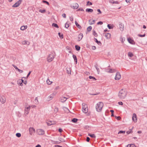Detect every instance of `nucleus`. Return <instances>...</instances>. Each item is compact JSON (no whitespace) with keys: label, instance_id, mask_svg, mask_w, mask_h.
<instances>
[{"label":"nucleus","instance_id":"obj_61","mask_svg":"<svg viewBox=\"0 0 147 147\" xmlns=\"http://www.w3.org/2000/svg\"><path fill=\"white\" fill-rule=\"evenodd\" d=\"M23 78H25V77H22V79L21 80V82H22V83H23L24 82V80L22 79Z\"/></svg>","mask_w":147,"mask_h":147},{"label":"nucleus","instance_id":"obj_36","mask_svg":"<svg viewBox=\"0 0 147 147\" xmlns=\"http://www.w3.org/2000/svg\"><path fill=\"white\" fill-rule=\"evenodd\" d=\"M75 48H76V49L77 51H79L80 49V47L79 46H78L77 45H76L75 46Z\"/></svg>","mask_w":147,"mask_h":147},{"label":"nucleus","instance_id":"obj_39","mask_svg":"<svg viewBox=\"0 0 147 147\" xmlns=\"http://www.w3.org/2000/svg\"><path fill=\"white\" fill-rule=\"evenodd\" d=\"M58 34L60 38H63V35L62 34H61L59 32L58 33Z\"/></svg>","mask_w":147,"mask_h":147},{"label":"nucleus","instance_id":"obj_53","mask_svg":"<svg viewBox=\"0 0 147 147\" xmlns=\"http://www.w3.org/2000/svg\"><path fill=\"white\" fill-rule=\"evenodd\" d=\"M43 2L44 3H46L48 5H49V3L47 1H43Z\"/></svg>","mask_w":147,"mask_h":147},{"label":"nucleus","instance_id":"obj_41","mask_svg":"<svg viewBox=\"0 0 147 147\" xmlns=\"http://www.w3.org/2000/svg\"><path fill=\"white\" fill-rule=\"evenodd\" d=\"M125 131H120L118 133V134H125Z\"/></svg>","mask_w":147,"mask_h":147},{"label":"nucleus","instance_id":"obj_20","mask_svg":"<svg viewBox=\"0 0 147 147\" xmlns=\"http://www.w3.org/2000/svg\"><path fill=\"white\" fill-rule=\"evenodd\" d=\"M27 26H22L20 28V29L21 30H24L26 29L27 28Z\"/></svg>","mask_w":147,"mask_h":147},{"label":"nucleus","instance_id":"obj_29","mask_svg":"<svg viewBox=\"0 0 147 147\" xmlns=\"http://www.w3.org/2000/svg\"><path fill=\"white\" fill-rule=\"evenodd\" d=\"M52 82L49 79H48L47 80V83L48 85L51 84Z\"/></svg>","mask_w":147,"mask_h":147},{"label":"nucleus","instance_id":"obj_50","mask_svg":"<svg viewBox=\"0 0 147 147\" xmlns=\"http://www.w3.org/2000/svg\"><path fill=\"white\" fill-rule=\"evenodd\" d=\"M115 118L116 119H117L118 120H119L121 119V117L119 116H118V117H116V116H115Z\"/></svg>","mask_w":147,"mask_h":147},{"label":"nucleus","instance_id":"obj_22","mask_svg":"<svg viewBox=\"0 0 147 147\" xmlns=\"http://www.w3.org/2000/svg\"><path fill=\"white\" fill-rule=\"evenodd\" d=\"M17 83L19 85L22 86H23V84H22L21 82V79H19L18 80Z\"/></svg>","mask_w":147,"mask_h":147},{"label":"nucleus","instance_id":"obj_33","mask_svg":"<svg viewBox=\"0 0 147 147\" xmlns=\"http://www.w3.org/2000/svg\"><path fill=\"white\" fill-rule=\"evenodd\" d=\"M35 103L36 104H38V101L37 97H36L35 99Z\"/></svg>","mask_w":147,"mask_h":147},{"label":"nucleus","instance_id":"obj_17","mask_svg":"<svg viewBox=\"0 0 147 147\" xmlns=\"http://www.w3.org/2000/svg\"><path fill=\"white\" fill-rule=\"evenodd\" d=\"M127 40L128 42L131 44H134V41L130 38H128Z\"/></svg>","mask_w":147,"mask_h":147},{"label":"nucleus","instance_id":"obj_59","mask_svg":"<svg viewBox=\"0 0 147 147\" xmlns=\"http://www.w3.org/2000/svg\"><path fill=\"white\" fill-rule=\"evenodd\" d=\"M90 139L88 137H87L86 141L87 142H89L90 141Z\"/></svg>","mask_w":147,"mask_h":147},{"label":"nucleus","instance_id":"obj_64","mask_svg":"<svg viewBox=\"0 0 147 147\" xmlns=\"http://www.w3.org/2000/svg\"><path fill=\"white\" fill-rule=\"evenodd\" d=\"M36 147H41V146L40 145L38 144L36 146Z\"/></svg>","mask_w":147,"mask_h":147},{"label":"nucleus","instance_id":"obj_6","mask_svg":"<svg viewBox=\"0 0 147 147\" xmlns=\"http://www.w3.org/2000/svg\"><path fill=\"white\" fill-rule=\"evenodd\" d=\"M121 78V75L119 72H117L116 73L115 77V79L116 80H119Z\"/></svg>","mask_w":147,"mask_h":147},{"label":"nucleus","instance_id":"obj_28","mask_svg":"<svg viewBox=\"0 0 147 147\" xmlns=\"http://www.w3.org/2000/svg\"><path fill=\"white\" fill-rule=\"evenodd\" d=\"M86 11L88 12H92L93 11V10L91 9L88 8L86 9Z\"/></svg>","mask_w":147,"mask_h":147},{"label":"nucleus","instance_id":"obj_21","mask_svg":"<svg viewBox=\"0 0 147 147\" xmlns=\"http://www.w3.org/2000/svg\"><path fill=\"white\" fill-rule=\"evenodd\" d=\"M89 24L90 25L94 24L95 23V21L94 20H90L89 21Z\"/></svg>","mask_w":147,"mask_h":147},{"label":"nucleus","instance_id":"obj_47","mask_svg":"<svg viewBox=\"0 0 147 147\" xmlns=\"http://www.w3.org/2000/svg\"><path fill=\"white\" fill-rule=\"evenodd\" d=\"M96 42L98 45L101 44V43L100 41H98L96 39H95Z\"/></svg>","mask_w":147,"mask_h":147},{"label":"nucleus","instance_id":"obj_16","mask_svg":"<svg viewBox=\"0 0 147 147\" xmlns=\"http://www.w3.org/2000/svg\"><path fill=\"white\" fill-rule=\"evenodd\" d=\"M67 99V98L65 97L62 96L60 100L61 102H63L66 101Z\"/></svg>","mask_w":147,"mask_h":147},{"label":"nucleus","instance_id":"obj_24","mask_svg":"<svg viewBox=\"0 0 147 147\" xmlns=\"http://www.w3.org/2000/svg\"><path fill=\"white\" fill-rule=\"evenodd\" d=\"M75 24L76 26L77 27L80 29H81L82 28L81 26L76 21L75 22Z\"/></svg>","mask_w":147,"mask_h":147},{"label":"nucleus","instance_id":"obj_11","mask_svg":"<svg viewBox=\"0 0 147 147\" xmlns=\"http://www.w3.org/2000/svg\"><path fill=\"white\" fill-rule=\"evenodd\" d=\"M37 132L38 134L40 135H42L44 134V131L41 129H38L37 130Z\"/></svg>","mask_w":147,"mask_h":147},{"label":"nucleus","instance_id":"obj_45","mask_svg":"<svg viewBox=\"0 0 147 147\" xmlns=\"http://www.w3.org/2000/svg\"><path fill=\"white\" fill-rule=\"evenodd\" d=\"M52 25L54 26L55 27H56L57 28H58L59 27L58 25L57 24H55L53 23L52 24Z\"/></svg>","mask_w":147,"mask_h":147},{"label":"nucleus","instance_id":"obj_1","mask_svg":"<svg viewBox=\"0 0 147 147\" xmlns=\"http://www.w3.org/2000/svg\"><path fill=\"white\" fill-rule=\"evenodd\" d=\"M127 93V91L125 88H122L119 91L118 96L120 99H124L126 97Z\"/></svg>","mask_w":147,"mask_h":147},{"label":"nucleus","instance_id":"obj_42","mask_svg":"<svg viewBox=\"0 0 147 147\" xmlns=\"http://www.w3.org/2000/svg\"><path fill=\"white\" fill-rule=\"evenodd\" d=\"M93 35L95 37H97L98 36L97 34L95 31H94L93 32Z\"/></svg>","mask_w":147,"mask_h":147},{"label":"nucleus","instance_id":"obj_7","mask_svg":"<svg viewBox=\"0 0 147 147\" xmlns=\"http://www.w3.org/2000/svg\"><path fill=\"white\" fill-rule=\"evenodd\" d=\"M6 101V98L3 95L0 96V101L2 104L5 103Z\"/></svg>","mask_w":147,"mask_h":147},{"label":"nucleus","instance_id":"obj_51","mask_svg":"<svg viewBox=\"0 0 147 147\" xmlns=\"http://www.w3.org/2000/svg\"><path fill=\"white\" fill-rule=\"evenodd\" d=\"M20 73H22L23 72V71L22 70L18 69V70Z\"/></svg>","mask_w":147,"mask_h":147},{"label":"nucleus","instance_id":"obj_4","mask_svg":"<svg viewBox=\"0 0 147 147\" xmlns=\"http://www.w3.org/2000/svg\"><path fill=\"white\" fill-rule=\"evenodd\" d=\"M82 111L83 112L85 113H87L88 111V109L87 105L85 103H83L82 104Z\"/></svg>","mask_w":147,"mask_h":147},{"label":"nucleus","instance_id":"obj_31","mask_svg":"<svg viewBox=\"0 0 147 147\" xmlns=\"http://www.w3.org/2000/svg\"><path fill=\"white\" fill-rule=\"evenodd\" d=\"M107 27L109 29H110L113 28V25H111L110 24H108L107 25Z\"/></svg>","mask_w":147,"mask_h":147},{"label":"nucleus","instance_id":"obj_19","mask_svg":"<svg viewBox=\"0 0 147 147\" xmlns=\"http://www.w3.org/2000/svg\"><path fill=\"white\" fill-rule=\"evenodd\" d=\"M30 44V42L28 41L24 40L22 42V44L24 45H29Z\"/></svg>","mask_w":147,"mask_h":147},{"label":"nucleus","instance_id":"obj_12","mask_svg":"<svg viewBox=\"0 0 147 147\" xmlns=\"http://www.w3.org/2000/svg\"><path fill=\"white\" fill-rule=\"evenodd\" d=\"M132 120L135 122H137V118L136 114L134 113L133 115Z\"/></svg>","mask_w":147,"mask_h":147},{"label":"nucleus","instance_id":"obj_60","mask_svg":"<svg viewBox=\"0 0 147 147\" xmlns=\"http://www.w3.org/2000/svg\"><path fill=\"white\" fill-rule=\"evenodd\" d=\"M69 18H70V20L71 21H73V17H70Z\"/></svg>","mask_w":147,"mask_h":147},{"label":"nucleus","instance_id":"obj_58","mask_svg":"<svg viewBox=\"0 0 147 147\" xmlns=\"http://www.w3.org/2000/svg\"><path fill=\"white\" fill-rule=\"evenodd\" d=\"M118 104L119 105H123V103L122 102H119Z\"/></svg>","mask_w":147,"mask_h":147},{"label":"nucleus","instance_id":"obj_48","mask_svg":"<svg viewBox=\"0 0 147 147\" xmlns=\"http://www.w3.org/2000/svg\"><path fill=\"white\" fill-rule=\"evenodd\" d=\"M12 66L16 70H18L19 69L16 66L13 65Z\"/></svg>","mask_w":147,"mask_h":147},{"label":"nucleus","instance_id":"obj_3","mask_svg":"<svg viewBox=\"0 0 147 147\" xmlns=\"http://www.w3.org/2000/svg\"><path fill=\"white\" fill-rule=\"evenodd\" d=\"M104 106V104L102 102H99L96 105V109L98 112H100L101 111L102 109Z\"/></svg>","mask_w":147,"mask_h":147},{"label":"nucleus","instance_id":"obj_44","mask_svg":"<svg viewBox=\"0 0 147 147\" xmlns=\"http://www.w3.org/2000/svg\"><path fill=\"white\" fill-rule=\"evenodd\" d=\"M132 133V130H130V131H127L126 133L127 134H129L130 133Z\"/></svg>","mask_w":147,"mask_h":147},{"label":"nucleus","instance_id":"obj_49","mask_svg":"<svg viewBox=\"0 0 147 147\" xmlns=\"http://www.w3.org/2000/svg\"><path fill=\"white\" fill-rule=\"evenodd\" d=\"M97 11L99 12V13H98V14H99L101 13L102 12L100 11V9H97Z\"/></svg>","mask_w":147,"mask_h":147},{"label":"nucleus","instance_id":"obj_8","mask_svg":"<svg viewBox=\"0 0 147 147\" xmlns=\"http://www.w3.org/2000/svg\"><path fill=\"white\" fill-rule=\"evenodd\" d=\"M22 1V0H19L15 3L13 6L12 7H18L21 4Z\"/></svg>","mask_w":147,"mask_h":147},{"label":"nucleus","instance_id":"obj_63","mask_svg":"<svg viewBox=\"0 0 147 147\" xmlns=\"http://www.w3.org/2000/svg\"><path fill=\"white\" fill-rule=\"evenodd\" d=\"M30 106V108L32 107V108H35L36 107V106L35 105H32Z\"/></svg>","mask_w":147,"mask_h":147},{"label":"nucleus","instance_id":"obj_5","mask_svg":"<svg viewBox=\"0 0 147 147\" xmlns=\"http://www.w3.org/2000/svg\"><path fill=\"white\" fill-rule=\"evenodd\" d=\"M30 108V106H28L25 107L24 114L25 115H27L29 113Z\"/></svg>","mask_w":147,"mask_h":147},{"label":"nucleus","instance_id":"obj_54","mask_svg":"<svg viewBox=\"0 0 147 147\" xmlns=\"http://www.w3.org/2000/svg\"><path fill=\"white\" fill-rule=\"evenodd\" d=\"M138 36L140 37H144L145 36V34H144L143 35H140V34H138Z\"/></svg>","mask_w":147,"mask_h":147},{"label":"nucleus","instance_id":"obj_52","mask_svg":"<svg viewBox=\"0 0 147 147\" xmlns=\"http://www.w3.org/2000/svg\"><path fill=\"white\" fill-rule=\"evenodd\" d=\"M97 24H100L102 25L103 24V22L101 21L97 23Z\"/></svg>","mask_w":147,"mask_h":147},{"label":"nucleus","instance_id":"obj_57","mask_svg":"<svg viewBox=\"0 0 147 147\" xmlns=\"http://www.w3.org/2000/svg\"><path fill=\"white\" fill-rule=\"evenodd\" d=\"M31 73V71H30L29 72V73H28V74L27 76V77H26V78H28V77L29 76H30V73Z\"/></svg>","mask_w":147,"mask_h":147},{"label":"nucleus","instance_id":"obj_38","mask_svg":"<svg viewBox=\"0 0 147 147\" xmlns=\"http://www.w3.org/2000/svg\"><path fill=\"white\" fill-rule=\"evenodd\" d=\"M78 121V119H76L74 118L72 119V121L74 123Z\"/></svg>","mask_w":147,"mask_h":147},{"label":"nucleus","instance_id":"obj_37","mask_svg":"<svg viewBox=\"0 0 147 147\" xmlns=\"http://www.w3.org/2000/svg\"><path fill=\"white\" fill-rule=\"evenodd\" d=\"M92 29V27L91 26H89L87 28V30L88 31H90Z\"/></svg>","mask_w":147,"mask_h":147},{"label":"nucleus","instance_id":"obj_30","mask_svg":"<svg viewBox=\"0 0 147 147\" xmlns=\"http://www.w3.org/2000/svg\"><path fill=\"white\" fill-rule=\"evenodd\" d=\"M127 147H136V146L134 144H128Z\"/></svg>","mask_w":147,"mask_h":147},{"label":"nucleus","instance_id":"obj_14","mask_svg":"<svg viewBox=\"0 0 147 147\" xmlns=\"http://www.w3.org/2000/svg\"><path fill=\"white\" fill-rule=\"evenodd\" d=\"M72 7L74 9H77L79 5L78 3H75L73 4Z\"/></svg>","mask_w":147,"mask_h":147},{"label":"nucleus","instance_id":"obj_13","mask_svg":"<svg viewBox=\"0 0 147 147\" xmlns=\"http://www.w3.org/2000/svg\"><path fill=\"white\" fill-rule=\"evenodd\" d=\"M103 34L105 36L106 38L107 39H109L111 38V34L108 33H104Z\"/></svg>","mask_w":147,"mask_h":147},{"label":"nucleus","instance_id":"obj_26","mask_svg":"<svg viewBox=\"0 0 147 147\" xmlns=\"http://www.w3.org/2000/svg\"><path fill=\"white\" fill-rule=\"evenodd\" d=\"M128 55L129 57H131L133 56L134 55L132 53L129 52L128 53Z\"/></svg>","mask_w":147,"mask_h":147},{"label":"nucleus","instance_id":"obj_55","mask_svg":"<svg viewBox=\"0 0 147 147\" xmlns=\"http://www.w3.org/2000/svg\"><path fill=\"white\" fill-rule=\"evenodd\" d=\"M62 16L65 18H66V14L65 13H63L62 15Z\"/></svg>","mask_w":147,"mask_h":147},{"label":"nucleus","instance_id":"obj_46","mask_svg":"<svg viewBox=\"0 0 147 147\" xmlns=\"http://www.w3.org/2000/svg\"><path fill=\"white\" fill-rule=\"evenodd\" d=\"M110 112L111 113V116H114V111L113 110H110Z\"/></svg>","mask_w":147,"mask_h":147},{"label":"nucleus","instance_id":"obj_10","mask_svg":"<svg viewBox=\"0 0 147 147\" xmlns=\"http://www.w3.org/2000/svg\"><path fill=\"white\" fill-rule=\"evenodd\" d=\"M106 71L109 73H113L116 72V70L115 69H107L106 70Z\"/></svg>","mask_w":147,"mask_h":147},{"label":"nucleus","instance_id":"obj_18","mask_svg":"<svg viewBox=\"0 0 147 147\" xmlns=\"http://www.w3.org/2000/svg\"><path fill=\"white\" fill-rule=\"evenodd\" d=\"M83 34L81 33L79 34L78 36V41H80L82 39L83 37Z\"/></svg>","mask_w":147,"mask_h":147},{"label":"nucleus","instance_id":"obj_34","mask_svg":"<svg viewBox=\"0 0 147 147\" xmlns=\"http://www.w3.org/2000/svg\"><path fill=\"white\" fill-rule=\"evenodd\" d=\"M39 12L42 13H44L46 12V10L45 9H40L39 10Z\"/></svg>","mask_w":147,"mask_h":147},{"label":"nucleus","instance_id":"obj_15","mask_svg":"<svg viewBox=\"0 0 147 147\" xmlns=\"http://www.w3.org/2000/svg\"><path fill=\"white\" fill-rule=\"evenodd\" d=\"M119 28L121 31H123L124 29V26L123 24L122 23L120 24L119 25Z\"/></svg>","mask_w":147,"mask_h":147},{"label":"nucleus","instance_id":"obj_2","mask_svg":"<svg viewBox=\"0 0 147 147\" xmlns=\"http://www.w3.org/2000/svg\"><path fill=\"white\" fill-rule=\"evenodd\" d=\"M55 56V53L54 52H50L47 55V61L49 63L52 61L54 59Z\"/></svg>","mask_w":147,"mask_h":147},{"label":"nucleus","instance_id":"obj_35","mask_svg":"<svg viewBox=\"0 0 147 147\" xmlns=\"http://www.w3.org/2000/svg\"><path fill=\"white\" fill-rule=\"evenodd\" d=\"M21 135V134L20 133H17L16 134V136L18 138L20 137Z\"/></svg>","mask_w":147,"mask_h":147},{"label":"nucleus","instance_id":"obj_43","mask_svg":"<svg viewBox=\"0 0 147 147\" xmlns=\"http://www.w3.org/2000/svg\"><path fill=\"white\" fill-rule=\"evenodd\" d=\"M92 5V3L90 1H88L87 3V5Z\"/></svg>","mask_w":147,"mask_h":147},{"label":"nucleus","instance_id":"obj_56","mask_svg":"<svg viewBox=\"0 0 147 147\" xmlns=\"http://www.w3.org/2000/svg\"><path fill=\"white\" fill-rule=\"evenodd\" d=\"M96 49V47L95 46H93L92 47V49H93V50H95Z\"/></svg>","mask_w":147,"mask_h":147},{"label":"nucleus","instance_id":"obj_40","mask_svg":"<svg viewBox=\"0 0 147 147\" xmlns=\"http://www.w3.org/2000/svg\"><path fill=\"white\" fill-rule=\"evenodd\" d=\"M90 79H93V80H96V79L94 78L92 76H90L89 77Z\"/></svg>","mask_w":147,"mask_h":147},{"label":"nucleus","instance_id":"obj_62","mask_svg":"<svg viewBox=\"0 0 147 147\" xmlns=\"http://www.w3.org/2000/svg\"><path fill=\"white\" fill-rule=\"evenodd\" d=\"M59 131L60 132H61L63 131V130L61 129H59Z\"/></svg>","mask_w":147,"mask_h":147},{"label":"nucleus","instance_id":"obj_23","mask_svg":"<svg viewBox=\"0 0 147 147\" xmlns=\"http://www.w3.org/2000/svg\"><path fill=\"white\" fill-rule=\"evenodd\" d=\"M53 95H50L47 98V100L49 101L51 100L53 98Z\"/></svg>","mask_w":147,"mask_h":147},{"label":"nucleus","instance_id":"obj_27","mask_svg":"<svg viewBox=\"0 0 147 147\" xmlns=\"http://www.w3.org/2000/svg\"><path fill=\"white\" fill-rule=\"evenodd\" d=\"M88 135L90 136V137L92 138H96V136L94 134H88Z\"/></svg>","mask_w":147,"mask_h":147},{"label":"nucleus","instance_id":"obj_32","mask_svg":"<svg viewBox=\"0 0 147 147\" xmlns=\"http://www.w3.org/2000/svg\"><path fill=\"white\" fill-rule=\"evenodd\" d=\"M73 57L74 58V61H75L76 63H77V59L76 56L74 55H73Z\"/></svg>","mask_w":147,"mask_h":147},{"label":"nucleus","instance_id":"obj_9","mask_svg":"<svg viewBox=\"0 0 147 147\" xmlns=\"http://www.w3.org/2000/svg\"><path fill=\"white\" fill-rule=\"evenodd\" d=\"M29 130L30 134L31 135H34L35 131V129L33 127H30Z\"/></svg>","mask_w":147,"mask_h":147},{"label":"nucleus","instance_id":"obj_25","mask_svg":"<svg viewBox=\"0 0 147 147\" xmlns=\"http://www.w3.org/2000/svg\"><path fill=\"white\" fill-rule=\"evenodd\" d=\"M70 25V23L68 22H67L65 24V28H67Z\"/></svg>","mask_w":147,"mask_h":147}]
</instances>
